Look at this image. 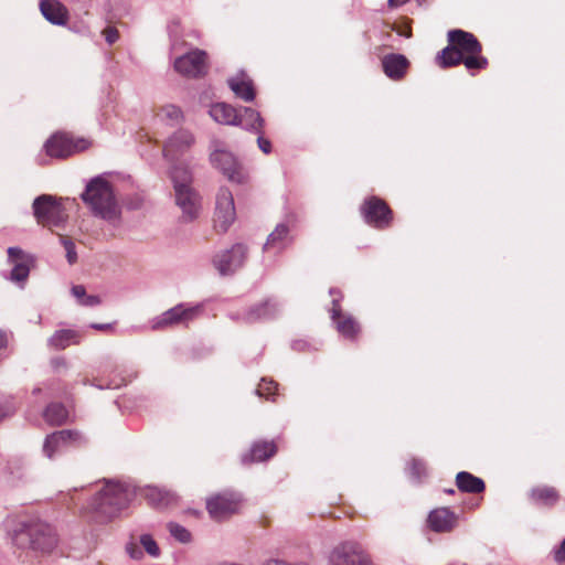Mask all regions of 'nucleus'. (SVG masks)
Wrapping results in <instances>:
<instances>
[{"label": "nucleus", "instance_id": "nucleus-21", "mask_svg": "<svg viewBox=\"0 0 565 565\" xmlns=\"http://www.w3.org/2000/svg\"><path fill=\"white\" fill-rule=\"evenodd\" d=\"M277 452V446L274 441H255L250 449L242 456L243 463H253L265 461Z\"/></svg>", "mask_w": 565, "mask_h": 565}, {"label": "nucleus", "instance_id": "nucleus-11", "mask_svg": "<svg viewBox=\"0 0 565 565\" xmlns=\"http://www.w3.org/2000/svg\"><path fill=\"white\" fill-rule=\"evenodd\" d=\"M23 536L29 537L30 546L33 550L51 552L57 544V537L52 526L45 523H34L17 534V540Z\"/></svg>", "mask_w": 565, "mask_h": 565}, {"label": "nucleus", "instance_id": "nucleus-49", "mask_svg": "<svg viewBox=\"0 0 565 565\" xmlns=\"http://www.w3.org/2000/svg\"><path fill=\"white\" fill-rule=\"evenodd\" d=\"M93 328L97 329V330H107L110 328L109 324H93Z\"/></svg>", "mask_w": 565, "mask_h": 565}, {"label": "nucleus", "instance_id": "nucleus-51", "mask_svg": "<svg viewBox=\"0 0 565 565\" xmlns=\"http://www.w3.org/2000/svg\"><path fill=\"white\" fill-rule=\"evenodd\" d=\"M445 492L448 493V494H454L455 490L454 489H446Z\"/></svg>", "mask_w": 565, "mask_h": 565}, {"label": "nucleus", "instance_id": "nucleus-30", "mask_svg": "<svg viewBox=\"0 0 565 565\" xmlns=\"http://www.w3.org/2000/svg\"><path fill=\"white\" fill-rule=\"evenodd\" d=\"M148 502L156 508H169L174 505L178 498L174 493L159 488H149L146 493Z\"/></svg>", "mask_w": 565, "mask_h": 565}, {"label": "nucleus", "instance_id": "nucleus-14", "mask_svg": "<svg viewBox=\"0 0 565 565\" xmlns=\"http://www.w3.org/2000/svg\"><path fill=\"white\" fill-rule=\"evenodd\" d=\"M83 436L77 430L63 429L54 431L45 439L43 451L47 458H53L56 454L66 449L82 445Z\"/></svg>", "mask_w": 565, "mask_h": 565}, {"label": "nucleus", "instance_id": "nucleus-16", "mask_svg": "<svg viewBox=\"0 0 565 565\" xmlns=\"http://www.w3.org/2000/svg\"><path fill=\"white\" fill-rule=\"evenodd\" d=\"M246 247L242 244L234 245L214 257L213 263L222 275H228L243 266L246 258Z\"/></svg>", "mask_w": 565, "mask_h": 565}, {"label": "nucleus", "instance_id": "nucleus-46", "mask_svg": "<svg viewBox=\"0 0 565 565\" xmlns=\"http://www.w3.org/2000/svg\"><path fill=\"white\" fill-rule=\"evenodd\" d=\"M406 2H407V0H388V7L397 8V7L405 4Z\"/></svg>", "mask_w": 565, "mask_h": 565}, {"label": "nucleus", "instance_id": "nucleus-50", "mask_svg": "<svg viewBox=\"0 0 565 565\" xmlns=\"http://www.w3.org/2000/svg\"><path fill=\"white\" fill-rule=\"evenodd\" d=\"M6 416L3 408L0 406V420Z\"/></svg>", "mask_w": 565, "mask_h": 565}, {"label": "nucleus", "instance_id": "nucleus-13", "mask_svg": "<svg viewBox=\"0 0 565 565\" xmlns=\"http://www.w3.org/2000/svg\"><path fill=\"white\" fill-rule=\"evenodd\" d=\"M200 310L199 306L185 307L184 305H177L156 318L151 328L152 330H163L179 324H188L198 317Z\"/></svg>", "mask_w": 565, "mask_h": 565}, {"label": "nucleus", "instance_id": "nucleus-40", "mask_svg": "<svg viewBox=\"0 0 565 565\" xmlns=\"http://www.w3.org/2000/svg\"><path fill=\"white\" fill-rule=\"evenodd\" d=\"M100 302V298L95 295H87L85 299L81 300V305L86 307H95L98 306Z\"/></svg>", "mask_w": 565, "mask_h": 565}, {"label": "nucleus", "instance_id": "nucleus-42", "mask_svg": "<svg viewBox=\"0 0 565 565\" xmlns=\"http://www.w3.org/2000/svg\"><path fill=\"white\" fill-rule=\"evenodd\" d=\"M554 561L558 564H565V540L559 547L554 552Z\"/></svg>", "mask_w": 565, "mask_h": 565}, {"label": "nucleus", "instance_id": "nucleus-24", "mask_svg": "<svg viewBox=\"0 0 565 565\" xmlns=\"http://www.w3.org/2000/svg\"><path fill=\"white\" fill-rule=\"evenodd\" d=\"M529 497L531 501L539 505L553 507L561 495L556 488L551 486H537L531 489Z\"/></svg>", "mask_w": 565, "mask_h": 565}, {"label": "nucleus", "instance_id": "nucleus-10", "mask_svg": "<svg viewBox=\"0 0 565 565\" xmlns=\"http://www.w3.org/2000/svg\"><path fill=\"white\" fill-rule=\"evenodd\" d=\"M174 70L182 76L200 78L207 74L209 61L205 51L194 49L174 61Z\"/></svg>", "mask_w": 565, "mask_h": 565}, {"label": "nucleus", "instance_id": "nucleus-39", "mask_svg": "<svg viewBox=\"0 0 565 565\" xmlns=\"http://www.w3.org/2000/svg\"><path fill=\"white\" fill-rule=\"evenodd\" d=\"M103 34H104L107 43H109V44H114L119 39V32L114 26H107L103 31Z\"/></svg>", "mask_w": 565, "mask_h": 565}, {"label": "nucleus", "instance_id": "nucleus-1", "mask_svg": "<svg viewBox=\"0 0 565 565\" xmlns=\"http://www.w3.org/2000/svg\"><path fill=\"white\" fill-rule=\"evenodd\" d=\"M447 40L448 45L436 56L439 67L449 68L463 64L472 74L487 68L488 58L482 55V45L475 34L455 29L448 31Z\"/></svg>", "mask_w": 565, "mask_h": 565}, {"label": "nucleus", "instance_id": "nucleus-4", "mask_svg": "<svg viewBox=\"0 0 565 565\" xmlns=\"http://www.w3.org/2000/svg\"><path fill=\"white\" fill-rule=\"evenodd\" d=\"M174 185L175 202L182 210V217L192 221L199 215L200 198L191 188L192 177L186 167H174L171 172Z\"/></svg>", "mask_w": 565, "mask_h": 565}, {"label": "nucleus", "instance_id": "nucleus-23", "mask_svg": "<svg viewBox=\"0 0 565 565\" xmlns=\"http://www.w3.org/2000/svg\"><path fill=\"white\" fill-rule=\"evenodd\" d=\"M40 10L43 17L53 24L64 25L68 20L66 7L57 0H42Z\"/></svg>", "mask_w": 565, "mask_h": 565}, {"label": "nucleus", "instance_id": "nucleus-27", "mask_svg": "<svg viewBox=\"0 0 565 565\" xmlns=\"http://www.w3.org/2000/svg\"><path fill=\"white\" fill-rule=\"evenodd\" d=\"M244 129L260 134L264 127V119L260 114L250 107H243L242 113H238L237 124Z\"/></svg>", "mask_w": 565, "mask_h": 565}, {"label": "nucleus", "instance_id": "nucleus-41", "mask_svg": "<svg viewBox=\"0 0 565 565\" xmlns=\"http://www.w3.org/2000/svg\"><path fill=\"white\" fill-rule=\"evenodd\" d=\"M93 384L99 388H119L125 384V381L124 379H120L119 381H111L106 384H103L102 382H94Z\"/></svg>", "mask_w": 565, "mask_h": 565}, {"label": "nucleus", "instance_id": "nucleus-32", "mask_svg": "<svg viewBox=\"0 0 565 565\" xmlns=\"http://www.w3.org/2000/svg\"><path fill=\"white\" fill-rule=\"evenodd\" d=\"M288 233L289 228L287 225H277L276 228L269 234L267 242L264 245V249L268 250L270 248H282L285 246V241L287 239Z\"/></svg>", "mask_w": 565, "mask_h": 565}, {"label": "nucleus", "instance_id": "nucleus-44", "mask_svg": "<svg viewBox=\"0 0 565 565\" xmlns=\"http://www.w3.org/2000/svg\"><path fill=\"white\" fill-rule=\"evenodd\" d=\"M257 143H258L259 149H260L264 153L268 154V153L270 152V150H271V143H270V141H269L268 139H266V138H264V137L259 136V137H258V139H257Z\"/></svg>", "mask_w": 565, "mask_h": 565}, {"label": "nucleus", "instance_id": "nucleus-18", "mask_svg": "<svg viewBox=\"0 0 565 565\" xmlns=\"http://www.w3.org/2000/svg\"><path fill=\"white\" fill-rule=\"evenodd\" d=\"M331 318L337 326V330L344 338L353 340L360 333V326L355 319L349 315L342 313L339 300L332 301Z\"/></svg>", "mask_w": 565, "mask_h": 565}, {"label": "nucleus", "instance_id": "nucleus-43", "mask_svg": "<svg viewBox=\"0 0 565 565\" xmlns=\"http://www.w3.org/2000/svg\"><path fill=\"white\" fill-rule=\"evenodd\" d=\"M72 295L78 300L79 303H81V300L85 299V297L87 296L86 295V289L82 285L73 286L72 287Z\"/></svg>", "mask_w": 565, "mask_h": 565}, {"label": "nucleus", "instance_id": "nucleus-31", "mask_svg": "<svg viewBox=\"0 0 565 565\" xmlns=\"http://www.w3.org/2000/svg\"><path fill=\"white\" fill-rule=\"evenodd\" d=\"M43 416L50 425L60 426L66 422L68 412L63 404L52 403L45 408Z\"/></svg>", "mask_w": 565, "mask_h": 565}, {"label": "nucleus", "instance_id": "nucleus-20", "mask_svg": "<svg viewBox=\"0 0 565 565\" xmlns=\"http://www.w3.org/2000/svg\"><path fill=\"white\" fill-rule=\"evenodd\" d=\"M9 259L13 263L10 278L12 281L21 282L26 280L30 273V258L18 247L8 249Z\"/></svg>", "mask_w": 565, "mask_h": 565}, {"label": "nucleus", "instance_id": "nucleus-28", "mask_svg": "<svg viewBox=\"0 0 565 565\" xmlns=\"http://www.w3.org/2000/svg\"><path fill=\"white\" fill-rule=\"evenodd\" d=\"M456 486L461 492L481 493L486 489L484 481L467 471H460L456 476Z\"/></svg>", "mask_w": 565, "mask_h": 565}, {"label": "nucleus", "instance_id": "nucleus-5", "mask_svg": "<svg viewBox=\"0 0 565 565\" xmlns=\"http://www.w3.org/2000/svg\"><path fill=\"white\" fill-rule=\"evenodd\" d=\"M63 200L50 194L38 196L32 204L33 214L38 224L53 231L54 227L62 228L68 220L67 207Z\"/></svg>", "mask_w": 565, "mask_h": 565}, {"label": "nucleus", "instance_id": "nucleus-36", "mask_svg": "<svg viewBox=\"0 0 565 565\" xmlns=\"http://www.w3.org/2000/svg\"><path fill=\"white\" fill-rule=\"evenodd\" d=\"M168 529L170 534L181 543H188L191 540V533L183 526L177 523H169Z\"/></svg>", "mask_w": 565, "mask_h": 565}, {"label": "nucleus", "instance_id": "nucleus-33", "mask_svg": "<svg viewBox=\"0 0 565 565\" xmlns=\"http://www.w3.org/2000/svg\"><path fill=\"white\" fill-rule=\"evenodd\" d=\"M76 338V333L72 330H58L50 338L49 344L56 350H63L72 342L77 343Z\"/></svg>", "mask_w": 565, "mask_h": 565}, {"label": "nucleus", "instance_id": "nucleus-48", "mask_svg": "<svg viewBox=\"0 0 565 565\" xmlns=\"http://www.w3.org/2000/svg\"><path fill=\"white\" fill-rule=\"evenodd\" d=\"M343 513H344L345 515H348V516L352 518V516H353V514H354V511H353V509H352L351 507H348V508H344Z\"/></svg>", "mask_w": 565, "mask_h": 565}, {"label": "nucleus", "instance_id": "nucleus-29", "mask_svg": "<svg viewBox=\"0 0 565 565\" xmlns=\"http://www.w3.org/2000/svg\"><path fill=\"white\" fill-rule=\"evenodd\" d=\"M277 312V305L270 299H266L259 303L252 306L245 313L247 322H256L258 320L273 318Z\"/></svg>", "mask_w": 565, "mask_h": 565}, {"label": "nucleus", "instance_id": "nucleus-38", "mask_svg": "<svg viewBox=\"0 0 565 565\" xmlns=\"http://www.w3.org/2000/svg\"><path fill=\"white\" fill-rule=\"evenodd\" d=\"M141 544L145 547V550L152 556L159 555V547L157 543L152 540L149 535H143L141 537Z\"/></svg>", "mask_w": 565, "mask_h": 565}, {"label": "nucleus", "instance_id": "nucleus-12", "mask_svg": "<svg viewBox=\"0 0 565 565\" xmlns=\"http://www.w3.org/2000/svg\"><path fill=\"white\" fill-rule=\"evenodd\" d=\"M236 212L232 192L221 188L216 195L214 227L218 233H225L235 221Z\"/></svg>", "mask_w": 565, "mask_h": 565}, {"label": "nucleus", "instance_id": "nucleus-37", "mask_svg": "<svg viewBox=\"0 0 565 565\" xmlns=\"http://www.w3.org/2000/svg\"><path fill=\"white\" fill-rule=\"evenodd\" d=\"M60 238H61V243H62L63 247L66 250V258H67L68 264H71V265L75 264L77 262V253L75 250L74 242L72 241V238L64 236V235H60Z\"/></svg>", "mask_w": 565, "mask_h": 565}, {"label": "nucleus", "instance_id": "nucleus-6", "mask_svg": "<svg viewBox=\"0 0 565 565\" xmlns=\"http://www.w3.org/2000/svg\"><path fill=\"white\" fill-rule=\"evenodd\" d=\"M90 147V141L71 132L56 131L45 142V152L51 158L65 159Z\"/></svg>", "mask_w": 565, "mask_h": 565}, {"label": "nucleus", "instance_id": "nucleus-19", "mask_svg": "<svg viewBox=\"0 0 565 565\" xmlns=\"http://www.w3.org/2000/svg\"><path fill=\"white\" fill-rule=\"evenodd\" d=\"M409 66V61L403 54L391 53L382 58L383 72L393 81L403 79L406 76Z\"/></svg>", "mask_w": 565, "mask_h": 565}, {"label": "nucleus", "instance_id": "nucleus-26", "mask_svg": "<svg viewBox=\"0 0 565 565\" xmlns=\"http://www.w3.org/2000/svg\"><path fill=\"white\" fill-rule=\"evenodd\" d=\"M193 142L194 138L189 131H178L164 145L163 153L167 158H173L177 152L189 148Z\"/></svg>", "mask_w": 565, "mask_h": 565}, {"label": "nucleus", "instance_id": "nucleus-3", "mask_svg": "<svg viewBox=\"0 0 565 565\" xmlns=\"http://www.w3.org/2000/svg\"><path fill=\"white\" fill-rule=\"evenodd\" d=\"M82 200L95 215L106 221H115L119 217L120 210L113 188L108 181L102 178H95L87 184Z\"/></svg>", "mask_w": 565, "mask_h": 565}, {"label": "nucleus", "instance_id": "nucleus-9", "mask_svg": "<svg viewBox=\"0 0 565 565\" xmlns=\"http://www.w3.org/2000/svg\"><path fill=\"white\" fill-rule=\"evenodd\" d=\"M361 214L369 225L379 230L387 228L393 221V211L388 204L379 196L365 199L361 205Z\"/></svg>", "mask_w": 565, "mask_h": 565}, {"label": "nucleus", "instance_id": "nucleus-15", "mask_svg": "<svg viewBox=\"0 0 565 565\" xmlns=\"http://www.w3.org/2000/svg\"><path fill=\"white\" fill-rule=\"evenodd\" d=\"M331 565H371L369 556L364 553L360 544L354 542H344L331 552Z\"/></svg>", "mask_w": 565, "mask_h": 565}, {"label": "nucleus", "instance_id": "nucleus-34", "mask_svg": "<svg viewBox=\"0 0 565 565\" xmlns=\"http://www.w3.org/2000/svg\"><path fill=\"white\" fill-rule=\"evenodd\" d=\"M256 394L270 402H276L278 393V383L274 380L262 379L257 385Z\"/></svg>", "mask_w": 565, "mask_h": 565}, {"label": "nucleus", "instance_id": "nucleus-22", "mask_svg": "<svg viewBox=\"0 0 565 565\" xmlns=\"http://www.w3.org/2000/svg\"><path fill=\"white\" fill-rule=\"evenodd\" d=\"M230 88L236 97L246 103L253 102L256 96L253 81L245 74L239 73L227 79Z\"/></svg>", "mask_w": 565, "mask_h": 565}, {"label": "nucleus", "instance_id": "nucleus-25", "mask_svg": "<svg viewBox=\"0 0 565 565\" xmlns=\"http://www.w3.org/2000/svg\"><path fill=\"white\" fill-rule=\"evenodd\" d=\"M210 116L222 125H236L238 119V110L226 103H216L210 108Z\"/></svg>", "mask_w": 565, "mask_h": 565}, {"label": "nucleus", "instance_id": "nucleus-45", "mask_svg": "<svg viewBox=\"0 0 565 565\" xmlns=\"http://www.w3.org/2000/svg\"><path fill=\"white\" fill-rule=\"evenodd\" d=\"M395 30L402 36H405V38H411L412 36V29H411V26H406L404 29L399 28V29H395Z\"/></svg>", "mask_w": 565, "mask_h": 565}, {"label": "nucleus", "instance_id": "nucleus-35", "mask_svg": "<svg viewBox=\"0 0 565 565\" xmlns=\"http://www.w3.org/2000/svg\"><path fill=\"white\" fill-rule=\"evenodd\" d=\"M156 116L161 120L178 122L182 117V113L181 109L174 105H166L156 111Z\"/></svg>", "mask_w": 565, "mask_h": 565}, {"label": "nucleus", "instance_id": "nucleus-47", "mask_svg": "<svg viewBox=\"0 0 565 565\" xmlns=\"http://www.w3.org/2000/svg\"><path fill=\"white\" fill-rule=\"evenodd\" d=\"M7 343H8V340H7V335L6 333H3L2 331H0V352L7 348Z\"/></svg>", "mask_w": 565, "mask_h": 565}, {"label": "nucleus", "instance_id": "nucleus-7", "mask_svg": "<svg viewBox=\"0 0 565 565\" xmlns=\"http://www.w3.org/2000/svg\"><path fill=\"white\" fill-rule=\"evenodd\" d=\"M242 498L235 492H222L206 499V510L215 521H223L239 512Z\"/></svg>", "mask_w": 565, "mask_h": 565}, {"label": "nucleus", "instance_id": "nucleus-17", "mask_svg": "<svg viewBox=\"0 0 565 565\" xmlns=\"http://www.w3.org/2000/svg\"><path fill=\"white\" fill-rule=\"evenodd\" d=\"M458 523V515L449 508H437L429 512L427 518L428 527L436 533L451 532Z\"/></svg>", "mask_w": 565, "mask_h": 565}, {"label": "nucleus", "instance_id": "nucleus-8", "mask_svg": "<svg viewBox=\"0 0 565 565\" xmlns=\"http://www.w3.org/2000/svg\"><path fill=\"white\" fill-rule=\"evenodd\" d=\"M211 153V162L214 167L220 169L222 173L231 181L238 184H244L248 181V173L241 162L233 156V153L217 149Z\"/></svg>", "mask_w": 565, "mask_h": 565}, {"label": "nucleus", "instance_id": "nucleus-2", "mask_svg": "<svg viewBox=\"0 0 565 565\" xmlns=\"http://www.w3.org/2000/svg\"><path fill=\"white\" fill-rule=\"evenodd\" d=\"M128 503V489L120 482L106 481L82 509L81 515L89 523L106 524L126 509Z\"/></svg>", "mask_w": 565, "mask_h": 565}]
</instances>
